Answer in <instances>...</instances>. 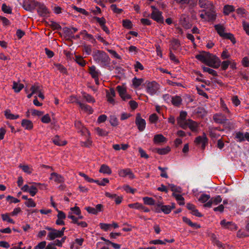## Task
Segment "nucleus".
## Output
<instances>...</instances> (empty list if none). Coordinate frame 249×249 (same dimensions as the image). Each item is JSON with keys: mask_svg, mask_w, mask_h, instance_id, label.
<instances>
[{"mask_svg": "<svg viewBox=\"0 0 249 249\" xmlns=\"http://www.w3.org/2000/svg\"><path fill=\"white\" fill-rule=\"evenodd\" d=\"M196 58L206 65L214 69L218 68L221 64L219 58L209 52H202L199 54H197Z\"/></svg>", "mask_w": 249, "mask_h": 249, "instance_id": "nucleus-1", "label": "nucleus"}, {"mask_svg": "<svg viewBox=\"0 0 249 249\" xmlns=\"http://www.w3.org/2000/svg\"><path fill=\"white\" fill-rule=\"evenodd\" d=\"M92 56L94 61L101 67H106L110 64V58L103 51L95 50L92 52Z\"/></svg>", "mask_w": 249, "mask_h": 249, "instance_id": "nucleus-2", "label": "nucleus"}, {"mask_svg": "<svg viewBox=\"0 0 249 249\" xmlns=\"http://www.w3.org/2000/svg\"><path fill=\"white\" fill-rule=\"evenodd\" d=\"M39 2L35 0H23L22 6L28 12H33Z\"/></svg>", "mask_w": 249, "mask_h": 249, "instance_id": "nucleus-3", "label": "nucleus"}, {"mask_svg": "<svg viewBox=\"0 0 249 249\" xmlns=\"http://www.w3.org/2000/svg\"><path fill=\"white\" fill-rule=\"evenodd\" d=\"M159 89V84L155 81L148 82L146 86V90L150 95L156 94Z\"/></svg>", "mask_w": 249, "mask_h": 249, "instance_id": "nucleus-4", "label": "nucleus"}, {"mask_svg": "<svg viewBox=\"0 0 249 249\" xmlns=\"http://www.w3.org/2000/svg\"><path fill=\"white\" fill-rule=\"evenodd\" d=\"M196 145L200 146L202 150H204L206 146L208 143V139L205 133H203L202 136L197 137L194 141Z\"/></svg>", "mask_w": 249, "mask_h": 249, "instance_id": "nucleus-5", "label": "nucleus"}, {"mask_svg": "<svg viewBox=\"0 0 249 249\" xmlns=\"http://www.w3.org/2000/svg\"><path fill=\"white\" fill-rule=\"evenodd\" d=\"M37 12L38 15L42 17H46L49 14V11L44 3L38 2L36 6Z\"/></svg>", "mask_w": 249, "mask_h": 249, "instance_id": "nucleus-6", "label": "nucleus"}, {"mask_svg": "<svg viewBox=\"0 0 249 249\" xmlns=\"http://www.w3.org/2000/svg\"><path fill=\"white\" fill-rule=\"evenodd\" d=\"M118 174L120 177L123 178L127 177L129 179L135 178V176L129 168L120 169L118 171Z\"/></svg>", "mask_w": 249, "mask_h": 249, "instance_id": "nucleus-7", "label": "nucleus"}, {"mask_svg": "<svg viewBox=\"0 0 249 249\" xmlns=\"http://www.w3.org/2000/svg\"><path fill=\"white\" fill-rule=\"evenodd\" d=\"M135 123L138 126V128L140 131H142L145 128L146 122L144 119H142L140 114H137L135 120Z\"/></svg>", "mask_w": 249, "mask_h": 249, "instance_id": "nucleus-8", "label": "nucleus"}, {"mask_svg": "<svg viewBox=\"0 0 249 249\" xmlns=\"http://www.w3.org/2000/svg\"><path fill=\"white\" fill-rule=\"evenodd\" d=\"M151 18L158 23H163L164 22V18L161 11H153L151 14Z\"/></svg>", "mask_w": 249, "mask_h": 249, "instance_id": "nucleus-9", "label": "nucleus"}, {"mask_svg": "<svg viewBox=\"0 0 249 249\" xmlns=\"http://www.w3.org/2000/svg\"><path fill=\"white\" fill-rule=\"evenodd\" d=\"M180 24L185 29H188L192 27V24L190 22L189 18L185 15L181 16L179 19Z\"/></svg>", "mask_w": 249, "mask_h": 249, "instance_id": "nucleus-10", "label": "nucleus"}, {"mask_svg": "<svg viewBox=\"0 0 249 249\" xmlns=\"http://www.w3.org/2000/svg\"><path fill=\"white\" fill-rule=\"evenodd\" d=\"M221 226L224 229H230L231 230H236V225L231 221H227L225 219H223L220 221Z\"/></svg>", "mask_w": 249, "mask_h": 249, "instance_id": "nucleus-11", "label": "nucleus"}, {"mask_svg": "<svg viewBox=\"0 0 249 249\" xmlns=\"http://www.w3.org/2000/svg\"><path fill=\"white\" fill-rule=\"evenodd\" d=\"M205 13V15L207 17L208 21H213L216 19V14L214 9L211 10H203Z\"/></svg>", "mask_w": 249, "mask_h": 249, "instance_id": "nucleus-12", "label": "nucleus"}, {"mask_svg": "<svg viewBox=\"0 0 249 249\" xmlns=\"http://www.w3.org/2000/svg\"><path fill=\"white\" fill-rule=\"evenodd\" d=\"M213 119L215 123L223 124L224 125H225L227 122L228 121V120L225 116L218 114L214 115Z\"/></svg>", "mask_w": 249, "mask_h": 249, "instance_id": "nucleus-13", "label": "nucleus"}, {"mask_svg": "<svg viewBox=\"0 0 249 249\" xmlns=\"http://www.w3.org/2000/svg\"><path fill=\"white\" fill-rule=\"evenodd\" d=\"M50 179L53 180L55 182L58 183H61L64 182V178L63 177L55 172H53L51 174Z\"/></svg>", "mask_w": 249, "mask_h": 249, "instance_id": "nucleus-14", "label": "nucleus"}, {"mask_svg": "<svg viewBox=\"0 0 249 249\" xmlns=\"http://www.w3.org/2000/svg\"><path fill=\"white\" fill-rule=\"evenodd\" d=\"M89 73L92 78L98 77L101 74L100 71L94 65L89 67Z\"/></svg>", "mask_w": 249, "mask_h": 249, "instance_id": "nucleus-15", "label": "nucleus"}, {"mask_svg": "<svg viewBox=\"0 0 249 249\" xmlns=\"http://www.w3.org/2000/svg\"><path fill=\"white\" fill-rule=\"evenodd\" d=\"M61 237H62V232H58L57 230L54 229L48 233L47 239L53 240L56 238Z\"/></svg>", "mask_w": 249, "mask_h": 249, "instance_id": "nucleus-16", "label": "nucleus"}, {"mask_svg": "<svg viewBox=\"0 0 249 249\" xmlns=\"http://www.w3.org/2000/svg\"><path fill=\"white\" fill-rule=\"evenodd\" d=\"M21 126L25 129L28 130H30L33 128V124L30 120L27 119H23L21 122Z\"/></svg>", "mask_w": 249, "mask_h": 249, "instance_id": "nucleus-17", "label": "nucleus"}, {"mask_svg": "<svg viewBox=\"0 0 249 249\" xmlns=\"http://www.w3.org/2000/svg\"><path fill=\"white\" fill-rule=\"evenodd\" d=\"M76 103L79 106V107L82 109L84 110L85 111L89 112L90 114L92 113L93 110L90 106H89V105L84 104L79 100H77L76 102Z\"/></svg>", "mask_w": 249, "mask_h": 249, "instance_id": "nucleus-18", "label": "nucleus"}, {"mask_svg": "<svg viewBox=\"0 0 249 249\" xmlns=\"http://www.w3.org/2000/svg\"><path fill=\"white\" fill-rule=\"evenodd\" d=\"M214 27L217 34L222 37H223L224 35L226 33L224 32L225 28L223 25L220 24H215Z\"/></svg>", "mask_w": 249, "mask_h": 249, "instance_id": "nucleus-19", "label": "nucleus"}, {"mask_svg": "<svg viewBox=\"0 0 249 249\" xmlns=\"http://www.w3.org/2000/svg\"><path fill=\"white\" fill-rule=\"evenodd\" d=\"M153 141L155 143H164L166 142V139L162 134H157L154 136Z\"/></svg>", "mask_w": 249, "mask_h": 249, "instance_id": "nucleus-20", "label": "nucleus"}, {"mask_svg": "<svg viewBox=\"0 0 249 249\" xmlns=\"http://www.w3.org/2000/svg\"><path fill=\"white\" fill-rule=\"evenodd\" d=\"M34 185H31L29 188V193L32 196H34L36 195V193L38 191V189L37 188V186L39 185V183H33Z\"/></svg>", "mask_w": 249, "mask_h": 249, "instance_id": "nucleus-21", "label": "nucleus"}, {"mask_svg": "<svg viewBox=\"0 0 249 249\" xmlns=\"http://www.w3.org/2000/svg\"><path fill=\"white\" fill-rule=\"evenodd\" d=\"M99 172L100 173L103 174H106L107 175H110L111 174V170L109 168V167L106 164H102L101 166L100 169L99 170Z\"/></svg>", "mask_w": 249, "mask_h": 249, "instance_id": "nucleus-22", "label": "nucleus"}, {"mask_svg": "<svg viewBox=\"0 0 249 249\" xmlns=\"http://www.w3.org/2000/svg\"><path fill=\"white\" fill-rule=\"evenodd\" d=\"M47 25L52 28L53 30H60L62 29L61 26L57 22L53 21H50L47 22Z\"/></svg>", "mask_w": 249, "mask_h": 249, "instance_id": "nucleus-23", "label": "nucleus"}, {"mask_svg": "<svg viewBox=\"0 0 249 249\" xmlns=\"http://www.w3.org/2000/svg\"><path fill=\"white\" fill-rule=\"evenodd\" d=\"M171 102L174 106L178 107L181 104L182 99L179 96H174L172 97Z\"/></svg>", "mask_w": 249, "mask_h": 249, "instance_id": "nucleus-24", "label": "nucleus"}, {"mask_svg": "<svg viewBox=\"0 0 249 249\" xmlns=\"http://www.w3.org/2000/svg\"><path fill=\"white\" fill-rule=\"evenodd\" d=\"M170 151V148L169 146L162 148H157L155 149V152H157L160 155H165L167 154Z\"/></svg>", "mask_w": 249, "mask_h": 249, "instance_id": "nucleus-25", "label": "nucleus"}, {"mask_svg": "<svg viewBox=\"0 0 249 249\" xmlns=\"http://www.w3.org/2000/svg\"><path fill=\"white\" fill-rule=\"evenodd\" d=\"M4 115L7 119L10 120H16L19 117L18 115L12 114L10 110H5Z\"/></svg>", "mask_w": 249, "mask_h": 249, "instance_id": "nucleus-26", "label": "nucleus"}, {"mask_svg": "<svg viewBox=\"0 0 249 249\" xmlns=\"http://www.w3.org/2000/svg\"><path fill=\"white\" fill-rule=\"evenodd\" d=\"M53 142L55 145L58 146H63L67 143L66 141H62L59 139V137L58 135L55 136V137L53 140Z\"/></svg>", "mask_w": 249, "mask_h": 249, "instance_id": "nucleus-27", "label": "nucleus"}, {"mask_svg": "<svg viewBox=\"0 0 249 249\" xmlns=\"http://www.w3.org/2000/svg\"><path fill=\"white\" fill-rule=\"evenodd\" d=\"M144 204L148 205H154L155 201L152 197L145 196L142 198Z\"/></svg>", "mask_w": 249, "mask_h": 249, "instance_id": "nucleus-28", "label": "nucleus"}, {"mask_svg": "<svg viewBox=\"0 0 249 249\" xmlns=\"http://www.w3.org/2000/svg\"><path fill=\"white\" fill-rule=\"evenodd\" d=\"M234 11V7L232 5H226L223 8V13L225 15H228L231 12Z\"/></svg>", "mask_w": 249, "mask_h": 249, "instance_id": "nucleus-29", "label": "nucleus"}, {"mask_svg": "<svg viewBox=\"0 0 249 249\" xmlns=\"http://www.w3.org/2000/svg\"><path fill=\"white\" fill-rule=\"evenodd\" d=\"M172 195L176 198L179 205H183L185 204L184 198L182 196L179 194H177L175 193H173Z\"/></svg>", "mask_w": 249, "mask_h": 249, "instance_id": "nucleus-30", "label": "nucleus"}, {"mask_svg": "<svg viewBox=\"0 0 249 249\" xmlns=\"http://www.w3.org/2000/svg\"><path fill=\"white\" fill-rule=\"evenodd\" d=\"M180 45V41L178 39H174L171 42V49L173 50H178Z\"/></svg>", "mask_w": 249, "mask_h": 249, "instance_id": "nucleus-31", "label": "nucleus"}, {"mask_svg": "<svg viewBox=\"0 0 249 249\" xmlns=\"http://www.w3.org/2000/svg\"><path fill=\"white\" fill-rule=\"evenodd\" d=\"M224 39H227L231 40V41L233 44H235L236 42L235 38L234 36V35L230 33H226L224 36L222 37Z\"/></svg>", "mask_w": 249, "mask_h": 249, "instance_id": "nucleus-32", "label": "nucleus"}, {"mask_svg": "<svg viewBox=\"0 0 249 249\" xmlns=\"http://www.w3.org/2000/svg\"><path fill=\"white\" fill-rule=\"evenodd\" d=\"M198 127V124L196 122L191 120L189 119V128L194 132H195L197 130V128Z\"/></svg>", "mask_w": 249, "mask_h": 249, "instance_id": "nucleus-33", "label": "nucleus"}, {"mask_svg": "<svg viewBox=\"0 0 249 249\" xmlns=\"http://www.w3.org/2000/svg\"><path fill=\"white\" fill-rule=\"evenodd\" d=\"M23 88L24 85L22 84H18L16 82H13V89L15 92H19Z\"/></svg>", "mask_w": 249, "mask_h": 249, "instance_id": "nucleus-34", "label": "nucleus"}, {"mask_svg": "<svg viewBox=\"0 0 249 249\" xmlns=\"http://www.w3.org/2000/svg\"><path fill=\"white\" fill-rule=\"evenodd\" d=\"M19 168L21 169L24 172L28 174H31L32 172V169L27 165L20 164Z\"/></svg>", "mask_w": 249, "mask_h": 249, "instance_id": "nucleus-35", "label": "nucleus"}, {"mask_svg": "<svg viewBox=\"0 0 249 249\" xmlns=\"http://www.w3.org/2000/svg\"><path fill=\"white\" fill-rule=\"evenodd\" d=\"M178 124L182 128L186 129L189 127V119L187 121L178 120Z\"/></svg>", "mask_w": 249, "mask_h": 249, "instance_id": "nucleus-36", "label": "nucleus"}, {"mask_svg": "<svg viewBox=\"0 0 249 249\" xmlns=\"http://www.w3.org/2000/svg\"><path fill=\"white\" fill-rule=\"evenodd\" d=\"M1 218L3 221H7V222L12 223V224L15 223V221L9 217V214L8 213H4V214H1Z\"/></svg>", "mask_w": 249, "mask_h": 249, "instance_id": "nucleus-37", "label": "nucleus"}, {"mask_svg": "<svg viewBox=\"0 0 249 249\" xmlns=\"http://www.w3.org/2000/svg\"><path fill=\"white\" fill-rule=\"evenodd\" d=\"M172 211L170 209L169 205H163L161 206V208L160 210V213L163 212L164 214H167L171 213Z\"/></svg>", "mask_w": 249, "mask_h": 249, "instance_id": "nucleus-38", "label": "nucleus"}, {"mask_svg": "<svg viewBox=\"0 0 249 249\" xmlns=\"http://www.w3.org/2000/svg\"><path fill=\"white\" fill-rule=\"evenodd\" d=\"M109 122L111 125L113 126H117L118 124V119L114 115L110 116Z\"/></svg>", "mask_w": 249, "mask_h": 249, "instance_id": "nucleus-39", "label": "nucleus"}, {"mask_svg": "<svg viewBox=\"0 0 249 249\" xmlns=\"http://www.w3.org/2000/svg\"><path fill=\"white\" fill-rule=\"evenodd\" d=\"M235 139L238 142H242L245 141L244 133L240 131L236 132L235 136Z\"/></svg>", "mask_w": 249, "mask_h": 249, "instance_id": "nucleus-40", "label": "nucleus"}, {"mask_svg": "<svg viewBox=\"0 0 249 249\" xmlns=\"http://www.w3.org/2000/svg\"><path fill=\"white\" fill-rule=\"evenodd\" d=\"M1 10L5 13L11 14L12 12V9L8 6L5 3H3L1 6Z\"/></svg>", "mask_w": 249, "mask_h": 249, "instance_id": "nucleus-41", "label": "nucleus"}, {"mask_svg": "<svg viewBox=\"0 0 249 249\" xmlns=\"http://www.w3.org/2000/svg\"><path fill=\"white\" fill-rule=\"evenodd\" d=\"M83 97L88 103H94L95 101L91 95L86 93L84 92L83 93Z\"/></svg>", "mask_w": 249, "mask_h": 249, "instance_id": "nucleus-42", "label": "nucleus"}, {"mask_svg": "<svg viewBox=\"0 0 249 249\" xmlns=\"http://www.w3.org/2000/svg\"><path fill=\"white\" fill-rule=\"evenodd\" d=\"M168 168L167 167H162L161 166H159L158 167V169L159 170H160L161 171V174H160V176L162 177V178H168V176L167 175L166 172V171L167 170H168Z\"/></svg>", "mask_w": 249, "mask_h": 249, "instance_id": "nucleus-43", "label": "nucleus"}, {"mask_svg": "<svg viewBox=\"0 0 249 249\" xmlns=\"http://www.w3.org/2000/svg\"><path fill=\"white\" fill-rule=\"evenodd\" d=\"M143 80L142 78H137L136 77H134L132 80L133 85L135 88H138L139 87L142 83L143 82Z\"/></svg>", "mask_w": 249, "mask_h": 249, "instance_id": "nucleus-44", "label": "nucleus"}, {"mask_svg": "<svg viewBox=\"0 0 249 249\" xmlns=\"http://www.w3.org/2000/svg\"><path fill=\"white\" fill-rule=\"evenodd\" d=\"M202 69L204 72H207L209 74H211L213 76L217 75V72L213 70V69L205 66L202 67Z\"/></svg>", "mask_w": 249, "mask_h": 249, "instance_id": "nucleus-45", "label": "nucleus"}, {"mask_svg": "<svg viewBox=\"0 0 249 249\" xmlns=\"http://www.w3.org/2000/svg\"><path fill=\"white\" fill-rule=\"evenodd\" d=\"M123 26L128 29H131L132 28V23L129 19H124L123 20Z\"/></svg>", "mask_w": 249, "mask_h": 249, "instance_id": "nucleus-46", "label": "nucleus"}, {"mask_svg": "<svg viewBox=\"0 0 249 249\" xmlns=\"http://www.w3.org/2000/svg\"><path fill=\"white\" fill-rule=\"evenodd\" d=\"M116 89L121 97H123V96H124V94L126 93V90L125 88L122 86H118Z\"/></svg>", "mask_w": 249, "mask_h": 249, "instance_id": "nucleus-47", "label": "nucleus"}, {"mask_svg": "<svg viewBox=\"0 0 249 249\" xmlns=\"http://www.w3.org/2000/svg\"><path fill=\"white\" fill-rule=\"evenodd\" d=\"M210 196L206 194H202L198 198V200L202 203L206 202L210 199Z\"/></svg>", "mask_w": 249, "mask_h": 249, "instance_id": "nucleus-48", "label": "nucleus"}, {"mask_svg": "<svg viewBox=\"0 0 249 249\" xmlns=\"http://www.w3.org/2000/svg\"><path fill=\"white\" fill-rule=\"evenodd\" d=\"M62 30L64 32V33L69 37H71L72 35L73 34V32H72L71 29L68 28V27H64L62 29Z\"/></svg>", "mask_w": 249, "mask_h": 249, "instance_id": "nucleus-49", "label": "nucleus"}, {"mask_svg": "<svg viewBox=\"0 0 249 249\" xmlns=\"http://www.w3.org/2000/svg\"><path fill=\"white\" fill-rule=\"evenodd\" d=\"M169 188L174 193L175 192H180V188L179 187H177L173 184H168Z\"/></svg>", "mask_w": 249, "mask_h": 249, "instance_id": "nucleus-50", "label": "nucleus"}, {"mask_svg": "<svg viewBox=\"0 0 249 249\" xmlns=\"http://www.w3.org/2000/svg\"><path fill=\"white\" fill-rule=\"evenodd\" d=\"M76 63L78 64L81 67H84L86 65V62L83 59L79 56H76Z\"/></svg>", "mask_w": 249, "mask_h": 249, "instance_id": "nucleus-51", "label": "nucleus"}, {"mask_svg": "<svg viewBox=\"0 0 249 249\" xmlns=\"http://www.w3.org/2000/svg\"><path fill=\"white\" fill-rule=\"evenodd\" d=\"M100 228L105 231H107L109 230V228L111 227V224H107V223H100L99 224Z\"/></svg>", "mask_w": 249, "mask_h": 249, "instance_id": "nucleus-52", "label": "nucleus"}, {"mask_svg": "<svg viewBox=\"0 0 249 249\" xmlns=\"http://www.w3.org/2000/svg\"><path fill=\"white\" fill-rule=\"evenodd\" d=\"M96 131L97 132V133L101 136H106L108 134V132L106 131V130L101 129L99 127H97L96 128Z\"/></svg>", "mask_w": 249, "mask_h": 249, "instance_id": "nucleus-53", "label": "nucleus"}, {"mask_svg": "<svg viewBox=\"0 0 249 249\" xmlns=\"http://www.w3.org/2000/svg\"><path fill=\"white\" fill-rule=\"evenodd\" d=\"M72 8L77 11L78 12L82 13L84 15H89V13L87 11H86L84 9L77 7L76 6H73Z\"/></svg>", "mask_w": 249, "mask_h": 249, "instance_id": "nucleus-54", "label": "nucleus"}, {"mask_svg": "<svg viewBox=\"0 0 249 249\" xmlns=\"http://www.w3.org/2000/svg\"><path fill=\"white\" fill-rule=\"evenodd\" d=\"M66 236L63 237L61 240L56 239L54 241V245L58 247H62V244L65 242Z\"/></svg>", "mask_w": 249, "mask_h": 249, "instance_id": "nucleus-55", "label": "nucleus"}, {"mask_svg": "<svg viewBox=\"0 0 249 249\" xmlns=\"http://www.w3.org/2000/svg\"><path fill=\"white\" fill-rule=\"evenodd\" d=\"M142 204L140 203L136 202L128 204V207L130 208L140 210L141 208H142Z\"/></svg>", "mask_w": 249, "mask_h": 249, "instance_id": "nucleus-56", "label": "nucleus"}, {"mask_svg": "<svg viewBox=\"0 0 249 249\" xmlns=\"http://www.w3.org/2000/svg\"><path fill=\"white\" fill-rule=\"evenodd\" d=\"M25 204L28 207H35L36 206V203L32 198L28 199V200L25 202Z\"/></svg>", "mask_w": 249, "mask_h": 249, "instance_id": "nucleus-57", "label": "nucleus"}, {"mask_svg": "<svg viewBox=\"0 0 249 249\" xmlns=\"http://www.w3.org/2000/svg\"><path fill=\"white\" fill-rule=\"evenodd\" d=\"M110 8L113 12L119 14H121L123 11V9L118 8L116 4H112L110 6Z\"/></svg>", "mask_w": 249, "mask_h": 249, "instance_id": "nucleus-58", "label": "nucleus"}, {"mask_svg": "<svg viewBox=\"0 0 249 249\" xmlns=\"http://www.w3.org/2000/svg\"><path fill=\"white\" fill-rule=\"evenodd\" d=\"M205 6L204 8L207 9L208 10H211L214 9V7L213 5V3L208 0H207V1L206 2V5Z\"/></svg>", "mask_w": 249, "mask_h": 249, "instance_id": "nucleus-59", "label": "nucleus"}, {"mask_svg": "<svg viewBox=\"0 0 249 249\" xmlns=\"http://www.w3.org/2000/svg\"><path fill=\"white\" fill-rule=\"evenodd\" d=\"M94 19L100 24V26H102L103 25L105 24L106 22L105 18L103 17L100 18L97 17H95Z\"/></svg>", "mask_w": 249, "mask_h": 249, "instance_id": "nucleus-60", "label": "nucleus"}, {"mask_svg": "<svg viewBox=\"0 0 249 249\" xmlns=\"http://www.w3.org/2000/svg\"><path fill=\"white\" fill-rule=\"evenodd\" d=\"M41 122L45 124H48L51 122V118L48 114H46L41 118Z\"/></svg>", "mask_w": 249, "mask_h": 249, "instance_id": "nucleus-61", "label": "nucleus"}, {"mask_svg": "<svg viewBox=\"0 0 249 249\" xmlns=\"http://www.w3.org/2000/svg\"><path fill=\"white\" fill-rule=\"evenodd\" d=\"M213 203V204L217 205L218 203L222 201V198L220 196H217L215 197L211 198Z\"/></svg>", "mask_w": 249, "mask_h": 249, "instance_id": "nucleus-62", "label": "nucleus"}, {"mask_svg": "<svg viewBox=\"0 0 249 249\" xmlns=\"http://www.w3.org/2000/svg\"><path fill=\"white\" fill-rule=\"evenodd\" d=\"M155 205V211L157 213H160V210L161 208V206H163V203L162 202L159 201L158 203H156Z\"/></svg>", "mask_w": 249, "mask_h": 249, "instance_id": "nucleus-63", "label": "nucleus"}, {"mask_svg": "<svg viewBox=\"0 0 249 249\" xmlns=\"http://www.w3.org/2000/svg\"><path fill=\"white\" fill-rule=\"evenodd\" d=\"M243 27L246 34L249 36V23L245 21H243Z\"/></svg>", "mask_w": 249, "mask_h": 249, "instance_id": "nucleus-64", "label": "nucleus"}]
</instances>
